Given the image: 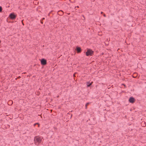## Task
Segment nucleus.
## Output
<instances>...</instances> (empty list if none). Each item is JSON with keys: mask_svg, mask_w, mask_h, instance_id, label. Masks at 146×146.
I'll use <instances>...</instances> for the list:
<instances>
[{"mask_svg": "<svg viewBox=\"0 0 146 146\" xmlns=\"http://www.w3.org/2000/svg\"><path fill=\"white\" fill-rule=\"evenodd\" d=\"M41 22L42 23V22Z\"/></svg>", "mask_w": 146, "mask_h": 146, "instance_id": "20", "label": "nucleus"}, {"mask_svg": "<svg viewBox=\"0 0 146 146\" xmlns=\"http://www.w3.org/2000/svg\"><path fill=\"white\" fill-rule=\"evenodd\" d=\"M1 40H0V46L1 45Z\"/></svg>", "mask_w": 146, "mask_h": 146, "instance_id": "13", "label": "nucleus"}, {"mask_svg": "<svg viewBox=\"0 0 146 146\" xmlns=\"http://www.w3.org/2000/svg\"><path fill=\"white\" fill-rule=\"evenodd\" d=\"M103 15H104V17H106V15H105V14H104Z\"/></svg>", "mask_w": 146, "mask_h": 146, "instance_id": "12", "label": "nucleus"}, {"mask_svg": "<svg viewBox=\"0 0 146 146\" xmlns=\"http://www.w3.org/2000/svg\"><path fill=\"white\" fill-rule=\"evenodd\" d=\"M2 11V7L0 6V13Z\"/></svg>", "mask_w": 146, "mask_h": 146, "instance_id": "10", "label": "nucleus"}, {"mask_svg": "<svg viewBox=\"0 0 146 146\" xmlns=\"http://www.w3.org/2000/svg\"><path fill=\"white\" fill-rule=\"evenodd\" d=\"M76 50L78 53H80L81 52L82 50L80 47L77 46L76 47Z\"/></svg>", "mask_w": 146, "mask_h": 146, "instance_id": "5", "label": "nucleus"}, {"mask_svg": "<svg viewBox=\"0 0 146 146\" xmlns=\"http://www.w3.org/2000/svg\"><path fill=\"white\" fill-rule=\"evenodd\" d=\"M109 40H110V38H109Z\"/></svg>", "mask_w": 146, "mask_h": 146, "instance_id": "18", "label": "nucleus"}, {"mask_svg": "<svg viewBox=\"0 0 146 146\" xmlns=\"http://www.w3.org/2000/svg\"><path fill=\"white\" fill-rule=\"evenodd\" d=\"M129 101L131 103H133L135 101V99L133 97H130L129 99Z\"/></svg>", "mask_w": 146, "mask_h": 146, "instance_id": "6", "label": "nucleus"}, {"mask_svg": "<svg viewBox=\"0 0 146 146\" xmlns=\"http://www.w3.org/2000/svg\"><path fill=\"white\" fill-rule=\"evenodd\" d=\"M86 54L87 56H92L94 54V51L90 49L87 48L86 52Z\"/></svg>", "mask_w": 146, "mask_h": 146, "instance_id": "2", "label": "nucleus"}, {"mask_svg": "<svg viewBox=\"0 0 146 146\" xmlns=\"http://www.w3.org/2000/svg\"><path fill=\"white\" fill-rule=\"evenodd\" d=\"M21 78V77L20 76H19L18 77V78L19 79H20Z\"/></svg>", "mask_w": 146, "mask_h": 146, "instance_id": "11", "label": "nucleus"}, {"mask_svg": "<svg viewBox=\"0 0 146 146\" xmlns=\"http://www.w3.org/2000/svg\"><path fill=\"white\" fill-rule=\"evenodd\" d=\"M101 14H102L103 13V12H101Z\"/></svg>", "mask_w": 146, "mask_h": 146, "instance_id": "15", "label": "nucleus"}, {"mask_svg": "<svg viewBox=\"0 0 146 146\" xmlns=\"http://www.w3.org/2000/svg\"><path fill=\"white\" fill-rule=\"evenodd\" d=\"M42 19L43 20L44 19V18H43Z\"/></svg>", "mask_w": 146, "mask_h": 146, "instance_id": "16", "label": "nucleus"}, {"mask_svg": "<svg viewBox=\"0 0 146 146\" xmlns=\"http://www.w3.org/2000/svg\"><path fill=\"white\" fill-rule=\"evenodd\" d=\"M58 13L60 15H62L64 13L62 10H60L58 11Z\"/></svg>", "mask_w": 146, "mask_h": 146, "instance_id": "7", "label": "nucleus"}, {"mask_svg": "<svg viewBox=\"0 0 146 146\" xmlns=\"http://www.w3.org/2000/svg\"><path fill=\"white\" fill-rule=\"evenodd\" d=\"M16 17V16L15 14L14 13H11L9 15V17L10 18L12 19H15Z\"/></svg>", "mask_w": 146, "mask_h": 146, "instance_id": "4", "label": "nucleus"}, {"mask_svg": "<svg viewBox=\"0 0 146 146\" xmlns=\"http://www.w3.org/2000/svg\"><path fill=\"white\" fill-rule=\"evenodd\" d=\"M90 104V103L89 102H88L87 103H86V105H85V107H86V109H87V106Z\"/></svg>", "mask_w": 146, "mask_h": 146, "instance_id": "9", "label": "nucleus"}, {"mask_svg": "<svg viewBox=\"0 0 146 146\" xmlns=\"http://www.w3.org/2000/svg\"><path fill=\"white\" fill-rule=\"evenodd\" d=\"M93 83V82H91V83H90L89 82H87V87L90 86L92 85V84Z\"/></svg>", "mask_w": 146, "mask_h": 146, "instance_id": "8", "label": "nucleus"}, {"mask_svg": "<svg viewBox=\"0 0 146 146\" xmlns=\"http://www.w3.org/2000/svg\"><path fill=\"white\" fill-rule=\"evenodd\" d=\"M40 62L41 65H45L47 64V61L46 59L44 58H42L40 60Z\"/></svg>", "mask_w": 146, "mask_h": 146, "instance_id": "3", "label": "nucleus"}, {"mask_svg": "<svg viewBox=\"0 0 146 146\" xmlns=\"http://www.w3.org/2000/svg\"><path fill=\"white\" fill-rule=\"evenodd\" d=\"M23 24L24 25V24L23 23Z\"/></svg>", "mask_w": 146, "mask_h": 146, "instance_id": "19", "label": "nucleus"}, {"mask_svg": "<svg viewBox=\"0 0 146 146\" xmlns=\"http://www.w3.org/2000/svg\"><path fill=\"white\" fill-rule=\"evenodd\" d=\"M34 141L36 145H39L41 143V137L39 136H35L34 138Z\"/></svg>", "mask_w": 146, "mask_h": 146, "instance_id": "1", "label": "nucleus"}, {"mask_svg": "<svg viewBox=\"0 0 146 146\" xmlns=\"http://www.w3.org/2000/svg\"><path fill=\"white\" fill-rule=\"evenodd\" d=\"M38 124V123H35V124H34V125H35L36 124Z\"/></svg>", "mask_w": 146, "mask_h": 146, "instance_id": "14", "label": "nucleus"}, {"mask_svg": "<svg viewBox=\"0 0 146 146\" xmlns=\"http://www.w3.org/2000/svg\"><path fill=\"white\" fill-rule=\"evenodd\" d=\"M10 102H12V101H10ZM12 103H13V102H12Z\"/></svg>", "mask_w": 146, "mask_h": 146, "instance_id": "17", "label": "nucleus"}]
</instances>
